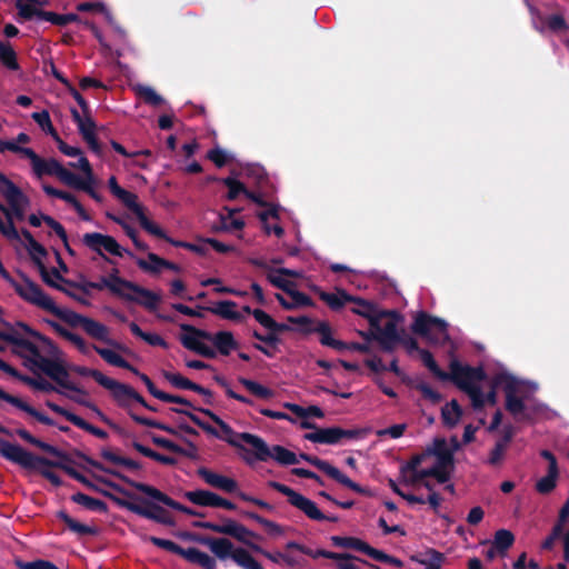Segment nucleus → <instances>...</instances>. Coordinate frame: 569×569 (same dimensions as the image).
<instances>
[{"instance_id": "42", "label": "nucleus", "mask_w": 569, "mask_h": 569, "mask_svg": "<svg viewBox=\"0 0 569 569\" xmlns=\"http://www.w3.org/2000/svg\"><path fill=\"white\" fill-rule=\"evenodd\" d=\"M330 540L335 547L355 549L367 555L368 557L372 550L370 545L356 537L332 536Z\"/></svg>"}, {"instance_id": "56", "label": "nucleus", "mask_w": 569, "mask_h": 569, "mask_svg": "<svg viewBox=\"0 0 569 569\" xmlns=\"http://www.w3.org/2000/svg\"><path fill=\"white\" fill-rule=\"evenodd\" d=\"M92 349L109 365L128 369L130 368V362H128L123 357L111 349L101 348L99 346L93 345Z\"/></svg>"}, {"instance_id": "57", "label": "nucleus", "mask_w": 569, "mask_h": 569, "mask_svg": "<svg viewBox=\"0 0 569 569\" xmlns=\"http://www.w3.org/2000/svg\"><path fill=\"white\" fill-rule=\"evenodd\" d=\"M132 448L134 450H137L139 453L143 455L144 457H148L154 461H158L162 465H167V466H174L177 463V459L173 458V457H170V456H164V455H161L146 446H143L142 443L138 442V441H133L132 442Z\"/></svg>"}, {"instance_id": "16", "label": "nucleus", "mask_w": 569, "mask_h": 569, "mask_svg": "<svg viewBox=\"0 0 569 569\" xmlns=\"http://www.w3.org/2000/svg\"><path fill=\"white\" fill-rule=\"evenodd\" d=\"M302 460L309 462L320 471L325 472L328 477L337 481L338 483L347 487L348 489L362 495V496H370L371 492L368 488L361 487L353 480H351L349 477H347L345 473H342L337 467L329 463L327 460H322L316 456H310L307 453H300L299 456Z\"/></svg>"}, {"instance_id": "64", "label": "nucleus", "mask_w": 569, "mask_h": 569, "mask_svg": "<svg viewBox=\"0 0 569 569\" xmlns=\"http://www.w3.org/2000/svg\"><path fill=\"white\" fill-rule=\"evenodd\" d=\"M137 94L149 106L158 107L164 102L163 98L158 94L151 87L138 86Z\"/></svg>"}, {"instance_id": "49", "label": "nucleus", "mask_w": 569, "mask_h": 569, "mask_svg": "<svg viewBox=\"0 0 569 569\" xmlns=\"http://www.w3.org/2000/svg\"><path fill=\"white\" fill-rule=\"evenodd\" d=\"M71 500L91 511L100 513H106L108 511V506L104 501L90 497L83 492L72 495Z\"/></svg>"}, {"instance_id": "53", "label": "nucleus", "mask_w": 569, "mask_h": 569, "mask_svg": "<svg viewBox=\"0 0 569 569\" xmlns=\"http://www.w3.org/2000/svg\"><path fill=\"white\" fill-rule=\"evenodd\" d=\"M57 518L63 521L71 531L80 536H92L97 533V529L94 527H90L78 522L77 520L71 518L64 510L58 511Z\"/></svg>"}, {"instance_id": "50", "label": "nucleus", "mask_w": 569, "mask_h": 569, "mask_svg": "<svg viewBox=\"0 0 569 569\" xmlns=\"http://www.w3.org/2000/svg\"><path fill=\"white\" fill-rule=\"evenodd\" d=\"M241 516L251 520H254L267 530L268 535L277 537L284 533V529L279 523L271 521L267 518L261 517L257 512L242 510Z\"/></svg>"}, {"instance_id": "46", "label": "nucleus", "mask_w": 569, "mask_h": 569, "mask_svg": "<svg viewBox=\"0 0 569 569\" xmlns=\"http://www.w3.org/2000/svg\"><path fill=\"white\" fill-rule=\"evenodd\" d=\"M49 312L73 328H76V327L82 328L86 322V319L88 318L86 316L77 313L76 311L62 309V308L58 307L56 303L53 305V307L51 308V310Z\"/></svg>"}, {"instance_id": "58", "label": "nucleus", "mask_w": 569, "mask_h": 569, "mask_svg": "<svg viewBox=\"0 0 569 569\" xmlns=\"http://www.w3.org/2000/svg\"><path fill=\"white\" fill-rule=\"evenodd\" d=\"M100 455L104 460L113 465L123 466L130 470H140L142 467L140 462L130 458L118 456L108 448L102 449Z\"/></svg>"}, {"instance_id": "15", "label": "nucleus", "mask_w": 569, "mask_h": 569, "mask_svg": "<svg viewBox=\"0 0 569 569\" xmlns=\"http://www.w3.org/2000/svg\"><path fill=\"white\" fill-rule=\"evenodd\" d=\"M18 276L24 284L17 282L13 287L17 295L24 301L37 306L46 311H50L54 301L47 296L41 287L32 281L24 272L18 270Z\"/></svg>"}, {"instance_id": "5", "label": "nucleus", "mask_w": 569, "mask_h": 569, "mask_svg": "<svg viewBox=\"0 0 569 569\" xmlns=\"http://www.w3.org/2000/svg\"><path fill=\"white\" fill-rule=\"evenodd\" d=\"M198 410H199V412L209 417L220 428L223 436H220L216 428H213L211 425L201 420L192 411L183 409V408H170V411L188 417L196 426L201 428L204 432H207L213 437H217V438H222L230 446H232L237 449L248 451V449L243 445H241L237 439L233 438V436L237 437L238 433H236L234 430L227 422H224L218 415H216L210 409H198Z\"/></svg>"}, {"instance_id": "39", "label": "nucleus", "mask_w": 569, "mask_h": 569, "mask_svg": "<svg viewBox=\"0 0 569 569\" xmlns=\"http://www.w3.org/2000/svg\"><path fill=\"white\" fill-rule=\"evenodd\" d=\"M199 339L201 338L193 333L181 335L180 342L186 349L193 351L204 358H216L214 349L201 342Z\"/></svg>"}, {"instance_id": "59", "label": "nucleus", "mask_w": 569, "mask_h": 569, "mask_svg": "<svg viewBox=\"0 0 569 569\" xmlns=\"http://www.w3.org/2000/svg\"><path fill=\"white\" fill-rule=\"evenodd\" d=\"M0 211L4 213L7 218V222H4L0 218V232L10 240H19L20 234L12 221L10 210L3 203L0 202Z\"/></svg>"}, {"instance_id": "60", "label": "nucleus", "mask_w": 569, "mask_h": 569, "mask_svg": "<svg viewBox=\"0 0 569 569\" xmlns=\"http://www.w3.org/2000/svg\"><path fill=\"white\" fill-rule=\"evenodd\" d=\"M0 62L9 70H19L17 53L9 42L0 41Z\"/></svg>"}, {"instance_id": "11", "label": "nucleus", "mask_w": 569, "mask_h": 569, "mask_svg": "<svg viewBox=\"0 0 569 569\" xmlns=\"http://www.w3.org/2000/svg\"><path fill=\"white\" fill-rule=\"evenodd\" d=\"M449 368L450 372H447V378L443 381L453 382L463 392L487 379V373L481 366L471 367L469 365H461L458 360H452Z\"/></svg>"}, {"instance_id": "25", "label": "nucleus", "mask_w": 569, "mask_h": 569, "mask_svg": "<svg viewBox=\"0 0 569 569\" xmlns=\"http://www.w3.org/2000/svg\"><path fill=\"white\" fill-rule=\"evenodd\" d=\"M0 193L8 201L11 216L14 214L18 219H23V204L28 203V199L21 189L10 180L8 183L0 186Z\"/></svg>"}, {"instance_id": "48", "label": "nucleus", "mask_w": 569, "mask_h": 569, "mask_svg": "<svg viewBox=\"0 0 569 569\" xmlns=\"http://www.w3.org/2000/svg\"><path fill=\"white\" fill-rule=\"evenodd\" d=\"M462 416V409L457 400L452 399L441 409L442 423L448 428H453L458 425Z\"/></svg>"}, {"instance_id": "24", "label": "nucleus", "mask_w": 569, "mask_h": 569, "mask_svg": "<svg viewBox=\"0 0 569 569\" xmlns=\"http://www.w3.org/2000/svg\"><path fill=\"white\" fill-rule=\"evenodd\" d=\"M301 428L315 429L313 432L305 435V439L315 443L336 445L341 441L340 439V427L330 428H317L316 423L303 420L301 421Z\"/></svg>"}, {"instance_id": "10", "label": "nucleus", "mask_w": 569, "mask_h": 569, "mask_svg": "<svg viewBox=\"0 0 569 569\" xmlns=\"http://www.w3.org/2000/svg\"><path fill=\"white\" fill-rule=\"evenodd\" d=\"M148 540L153 546L161 548L166 551H169L171 553L178 555L188 562L200 566L202 569H217L216 559L197 548L191 547L184 549L171 540L154 536H150Z\"/></svg>"}, {"instance_id": "7", "label": "nucleus", "mask_w": 569, "mask_h": 569, "mask_svg": "<svg viewBox=\"0 0 569 569\" xmlns=\"http://www.w3.org/2000/svg\"><path fill=\"white\" fill-rule=\"evenodd\" d=\"M268 487L272 488L273 490L282 493L283 496H286L288 498V502L297 508L298 510H300L301 512H303L306 515V517H308L309 519L311 520H315V521H331V522H337L338 521V517L336 516H326L319 508L318 506L316 505L315 501H312L311 499L305 497L303 495L295 491L292 488L283 485V483H280L278 481H269L268 482Z\"/></svg>"}, {"instance_id": "41", "label": "nucleus", "mask_w": 569, "mask_h": 569, "mask_svg": "<svg viewBox=\"0 0 569 569\" xmlns=\"http://www.w3.org/2000/svg\"><path fill=\"white\" fill-rule=\"evenodd\" d=\"M46 322L60 337L64 338L66 340L70 341L71 343H73L81 353L87 355L89 352L88 345L81 336L69 331L68 329H66L63 326H61L59 322H57L54 320L47 319Z\"/></svg>"}, {"instance_id": "3", "label": "nucleus", "mask_w": 569, "mask_h": 569, "mask_svg": "<svg viewBox=\"0 0 569 569\" xmlns=\"http://www.w3.org/2000/svg\"><path fill=\"white\" fill-rule=\"evenodd\" d=\"M179 536L208 547L214 557L221 561L230 558L242 569H263L247 549L234 547L233 542L226 537L214 538L191 532H182Z\"/></svg>"}, {"instance_id": "31", "label": "nucleus", "mask_w": 569, "mask_h": 569, "mask_svg": "<svg viewBox=\"0 0 569 569\" xmlns=\"http://www.w3.org/2000/svg\"><path fill=\"white\" fill-rule=\"evenodd\" d=\"M0 401H6V402L14 406L16 408L24 411L26 413L30 415L31 417H33L34 419H37L39 422H41L43 425L56 426V422L53 419H51L47 415L40 412L34 407L30 406L29 403H27L19 397L12 396V395L3 391L1 388H0Z\"/></svg>"}, {"instance_id": "19", "label": "nucleus", "mask_w": 569, "mask_h": 569, "mask_svg": "<svg viewBox=\"0 0 569 569\" xmlns=\"http://www.w3.org/2000/svg\"><path fill=\"white\" fill-rule=\"evenodd\" d=\"M286 549L287 550H297V551H299L303 555H307L313 559L321 557V558L331 559V560H345L346 562L338 563L337 569H358L353 563L348 562L349 560H359V561L368 565V561L362 560V559H360L351 553H348V552L338 553V552H332V551H328L325 549L312 550V549L306 547L305 545H301L296 541L287 542Z\"/></svg>"}, {"instance_id": "13", "label": "nucleus", "mask_w": 569, "mask_h": 569, "mask_svg": "<svg viewBox=\"0 0 569 569\" xmlns=\"http://www.w3.org/2000/svg\"><path fill=\"white\" fill-rule=\"evenodd\" d=\"M287 321L293 325L302 326L301 331L303 333H312L317 332L320 335V343L325 347H330L337 351L346 350V342L341 340H337L332 338V330L330 325L327 321H318L316 326H313V320L308 316L293 317L289 316Z\"/></svg>"}, {"instance_id": "23", "label": "nucleus", "mask_w": 569, "mask_h": 569, "mask_svg": "<svg viewBox=\"0 0 569 569\" xmlns=\"http://www.w3.org/2000/svg\"><path fill=\"white\" fill-rule=\"evenodd\" d=\"M33 172L37 177L41 178L44 174L56 176L64 184L69 186L76 173L66 169L58 160L39 158V161L33 166Z\"/></svg>"}, {"instance_id": "2", "label": "nucleus", "mask_w": 569, "mask_h": 569, "mask_svg": "<svg viewBox=\"0 0 569 569\" xmlns=\"http://www.w3.org/2000/svg\"><path fill=\"white\" fill-rule=\"evenodd\" d=\"M74 456L77 458L83 460L86 463H88L92 468L103 471L106 473H109V475L120 479L121 481H123L124 483L130 486L131 488H134L139 492L144 493L146 496L150 497L151 499H153L158 502H161L169 508H172L177 511H180V512L186 513L191 517H203V513L173 500L171 497H169L161 490L157 489L156 487L143 483V482L134 481V480L130 479L129 477H127L126 475H123L122 472H120L119 470L106 467L103 463L94 460L93 458H91L90 456L86 455L84 452H82L80 450H74Z\"/></svg>"}, {"instance_id": "33", "label": "nucleus", "mask_w": 569, "mask_h": 569, "mask_svg": "<svg viewBox=\"0 0 569 569\" xmlns=\"http://www.w3.org/2000/svg\"><path fill=\"white\" fill-rule=\"evenodd\" d=\"M237 438L252 448V453L256 460L267 461L270 459L271 447H269L261 437L250 432H240L237 435Z\"/></svg>"}, {"instance_id": "6", "label": "nucleus", "mask_w": 569, "mask_h": 569, "mask_svg": "<svg viewBox=\"0 0 569 569\" xmlns=\"http://www.w3.org/2000/svg\"><path fill=\"white\" fill-rule=\"evenodd\" d=\"M0 322L7 328L6 335H0L1 340L10 343L12 355L23 359V366L36 372L34 362L39 360V357H42L38 346L23 338L10 322L2 319H0Z\"/></svg>"}, {"instance_id": "14", "label": "nucleus", "mask_w": 569, "mask_h": 569, "mask_svg": "<svg viewBox=\"0 0 569 569\" xmlns=\"http://www.w3.org/2000/svg\"><path fill=\"white\" fill-rule=\"evenodd\" d=\"M81 241L83 246L101 256L107 262H112V260L108 258L103 251L120 258L123 257V254L133 257L132 252L123 249L112 236L100 232H88L82 236Z\"/></svg>"}, {"instance_id": "17", "label": "nucleus", "mask_w": 569, "mask_h": 569, "mask_svg": "<svg viewBox=\"0 0 569 569\" xmlns=\"http://www.w3.org/2000/svg\"><path fill=\"white\" fill-rule=\"evenodd\" d=\"M180 328L184 332L193 333L203 340L211 341L222 356H229L232 350L238 348V342L236 341L231 331L222 330L212 335L206 330L198 329L188 323H182Z\"/></svg>"}, {"instance_id": "1", "label": "nucleus", "mask_w": 569, "mask_h": 569, "mask_svg": "<svg viewBox=\"0 0 569 569\" xmlns=\"http://www.w3.org/2000/svg\"><path fill=\"white\" fill-rule=\"evenodd\" d=\"M94 479H97L100 483L111 488L116 492L131 499H122L109 491H101L104 497L112 500L118 507L123 508L134 515H138L140 517H143L146 519L152 520L157 523L164 525V526H174L176 522L172 518V516L169 513L167 509L161 507L160 505L141 498L133 492L127 490L126 488L121 487L120 485L103 478L101 476L93 475Z\"/></svg>"}, {"instance_id": "12", "label": "nucleus", "mask_w": 569, "mask_h": 569, "mask_svg": "<svg viewBox=\"0 0 569 569\" xmlns=\"http://www.w3.org/2000/svg\"><path fill=\"white\" fill-rule=\"evenodd\" d=\"M237 306H238L237 302H234L232 300H221V301H218L212 307L198 306L197 309H192L189 306H186L183 303H173L172 308L176 311H178L184 316H188V317L203 318L202 311L204 310V311H209V312H211L222 319H226V320H231L234 322H242V321H244V316L242 315V312H239L236 310Z\"/></svg>"}, {"instance_id": "29", "label": "nucleus", "mask_w": 569, "mask_h": 569, "mask_svg": "<svg viewBox=\"0 0 569 569\" xmlns=\"http://www.w3.org/2000/svg\"><path fill=\"white\" fill-rule=\"evenodd\" d=\"M162 376L163 378L170 382L174 388L177 389H182V390H191V391H194L201 396L204 397V402L207 405H212V392L196 383V382H192L191 380H189L188 378L181 376L180 373H174V372H170V371H163L162 372Z\"/></svg>"}, {"instance_id": "43", "label": "nucleus", "mask_w": 569, "mask_h": 569, "mask_svg": "<svg viewBox=\"0 0 569 569\" xmlns=\"http://www.w3.org/2000/svg\"><path fill=\"white\" fill-rule=\"evenodd\" d=\"M72 120L77 123L78 130L80 134L82 136L83 140L87 138H91L92 134L96 133V122L93 121L90 112L87 114H83V117L80 114V112L76 108H71L70 110Z\"/></svg>"}, {"instance_id": "47", "label": "nucleus", "mask_w": 569, "mask_h": 569, "mask_svg": "<svg viewBox=\"0 0 569 569\" xmlns=\"http://www.w3.org/2000/svg\"><path fill=\"white\" fill-rule=\"evenodd\" d=\"M347 297H353V296L349 295L343 289H337V293H331V292H326V291H321L319 293L320 300L326 302L328 305V307L333 311H338V310L342 309L347 302H350V300H348Z\"/></svg>"}, {"instance_id": "38", "label": "nucleus", "mask_w": 569, "mask_h": 569, "mask_svg": "<svg viewBox=\"0 0 569 569\" xmlns=\"http://www.w3.org/2000/svg\"><path fill=\"white\" fill-rule=\"evenodd\" d=\"M282 276L292 277V278H299L301 273L299 271L288 269V268H278L274 270H271L267 274L268 281L276 288L284 291L287 293V290L295 287V283L282 278Z\"/></svg>"}, {"instance_id": "26", "label": "nucleus", "mask_w": 569, "mask_h": 569, "mask_svg": "<svg viewBox=\"0 0 569 569\" xmlns=\"http://www.w3.org/2000/svg\"><path fill=\"white\" fill-rule=\"evenodd\" d=\"M14 433L19 436L22 440L26 442L39 448L40 450L49 453L50 456H53L58 458L57 460H51V462H64V463H71L72 459L68 453L64 451L58 449L57 447L47 443L36 437H33L27 429L24 428H18Z\"/></svg>"}, {"instance_id": "54", "label": "nucleus", "mask_w": 569, "mask_h": 569, "mask_svg": "<svg viewBox=\"0 0 569 569\" xmlns=\"http://www.w3.org/2000/svg\"><path fill=\"white\" fill-rule=\"evenodd\" d=\"M239 382L254 397L260 399H271L274 397V391L254 380L240 377Z\"/></svg>"}, {"instance_id": "63", "label": "nucleus", "mask_w": 569, "mask_h": 569, "mask_svg": "<svg viewBox=\"0 0 569 569\" xmlns=\"http://www.w3.org/2000/svg\"><path fill=\"white\" fill-rule=\"evenodd\" d=\"M419 356L423 365L429 369V371L437 377L439 380L443 381L445 378H447V372L443 371L437 363V361L433 358V355L427 350L421 349L419 350Z\"/></svg>"}, {"instance_id": "30", "label": "nucleus", "mask_w": 569, "mask_h": 569, "mask_svg": "<svg viewBox=\"0 0 569 569\" xmlns=\"http://www.w3.org/2000/svg\"><path fill=\"white\" fill-rule=\"evenodd\" d=\"M69 370L77 373L80 377H90L92 378L97 383H99L104 389L109 390L112 398L114 397V392L119 389L121 382L107 377L101 371L92 368H88L84 366L79 365H72L69 367Z\"/></svg>"}, {"instance_id": "62", "label": "nucleus", "mask_w": 569, "mask_h": 569, "mask_svg": "<svg viewBox=\"0 0 569 569\" xmlns=\"http://www.w3.org/2000/svg\"><path fill=\"white\" fill-rule=\"evenodd\" d=\"M31 118L38 123V126L49 136L53 138V140H58L59 133L53 127L50 114L47 110H42L39 112H33Z\"/></svg>"}, {"instance_id": "28", "label": "nucleus", "mask_w": 569, "mask_h": 569, "mask_svg": "<svg viewBox=\"0 0 569 569\" xmlns=\"http://www.w3.org/2000/svg\"><path fill=\"white\" fill-rule=\"evenodd\" d=\"M113 400L117 402V405L128 410H131V401H136L146 409L156 412L158 409L151 405H149L146 399L137 392L131 386L122 383L120 385L117 392H114Z\"/></svg>"}, {"instance_id": "44", "label": "nucleus", "mask_w": 569, "mask_h": 569, "mask_svg": "<svg viewBox=\"0 0 569 569\" xmlns=\"http://www.w3.org/2000/svg\"><path fill=\"white\" fill-rule=\"evenodd\" d=\"M183 497L193 505L216 508L218 495L209 490L198 489L193 491H186Z\"/></svg>"}, {"instance_id": "55", "label": "nucleus", "mask_w": 569, "mask_h": 569, "mask_svg": "<svg viewBox=\"0 0 569 569\" xmlns=\"http://www.w3.org/2000/svg\"><path fill=\"white\" fill-rule=\"evenodd\" d=\"M270 458H272L279 465H282V466H291V465H297L299 462V459L293 451L284 448L283 446H280V445H274L271 447Z\"/></svg>"}, {"instance_id": "22", "label": "nucleus", "mask_w": 569, "mask_h": 569, "mask_svg": "<svg viewBox=\"0 0 569 569\" xmlns=\"http://www.w3.org/2000/svg\"><path fill=\"white\" fill-rule=\"evenodd\" d=\"M447 327L448 325L445 320L421 311L416 316L415 321L411 325V330L416 335L429 338L432 330L447 336Z\"/></svg>"}, {"instance_id": "32", "label": "nucleus", "mask_w": 569, "mask_h": 569, "mask_svg": "<svg viewBox=\"0 0 569 569\" xmlns=\"http://www.w3.org/2000/svg\"><path fill=\"white\" fill-rule=\"evenodd\" d=\"M427 455L436 457V463L433 466L451 467V469H455L453 450L448 448L446 439L436 438L432 448L427 449Z\"/></svg>"}, {"instance_id": "9", "label": "nucleus", "mask_w": 569, "mask_h": 569, "mask_svg": "<svg viewBox=\"0 0 569 569\" xmlns=\"http://www.w3.org/2000/svg\"><path fill=\"white\" fill-rule=\"evenodd\" d=\"M495 386H501L503 390L506 410L517 420L527 418L525 401L518 396L521 382L512 375L502 372L495 377Z\"/></svg>"}, {"instance_id": "27", "label": "nucleus", "mask_w": 569, "mask_h": 569, "mask_svg": "<svg viewBox=\"0 0 569 569\" xmlns=\"http://www.w3.org/2000/svg\"><path fill=\"white\" fill-rule=\"evenodd\" d=\"M197 475L209 486L219 489L226 493H233L238 491V482L229 477L216 473L206 467H200Z\"/></svg>"}, {"instance_id": "35", "label": "nucleus", "mask_w": 569, "mask_h": 569, "mask_svg": "<svg viewBox=\"0 0 569 569\" xmlns=\"http://www.w3.org/2000/svg\"><path fill=\"white\" fill-rule=\"evenodd\" d=\"M287 295L291 298V301H288L281 293H276V299L280 303V306L286 310H292L299 307H313L315 302L305 292L296 290L293 287L287 290Z\"/></svg>"}, {"instance_id": "52", "label": "nucleus", "mask_w": 569, "mask_h": 569, "mask_svg": "<svg viewBox=\"0 0 569 569\" xmlns=\"http://www.w3.org/2000/svg\"><path fill=\"white\" fill-rule=\"evenodd\" d=\"M515 542V535L508 529H499L495 532L492 545L499 556L505 557Z\"/></svg>"}, {"instance_id": "20", "label": "nucleus", "mask_w": 569, "mask_h": 569, "mask_svg": "<svg viewBox=\"0 0 569 569\" xmlns=\"http://www.w3.org/2000/svg\"><path fill=\"white\" fill-rule=\"evenodd\" d=\"M221 523L211 521H193L194 528L210 530L216 533L229 536L237 541H243L242 535L248 533V528L236 520L227 517H221Z\"/></svg>"}, {"instance_id": "34", "label": "nucleus", "mask_w": 569, "mask_h": 569, "mask_svg": "<svg viewBox=\"0 0 569 569\" xmlns=\"http://www.w3.org/2000/svg\"><path fill=\"white\" fill-rule=\"evenodd\" d=\"M128 292L131 293L132 296H134L133 300H129L130 302H136L151 311L156 310L158 307V303L160 302V296H158L153 291L146 289L134 282L130 287Z\"/></svg>"}, {"instance_id": "21", "label": "nucleus", "mask_w": 569, "mask_h": 569, "mask_svg": "<svg viewBox=\"0 0 569 569\" xmlns=\"http://www.w3.org/2000/svg\"><path fill=\"white\" fill-rule=\"evenodd\" d=\"M116 198L119 199L123 206H126L130 211L134 213L141 228L144 231L150 234L160 233V227L153 221L149 220L144 214L143 207L138 202V196L136 193L122 189Z\"/></svg>"}, {"instance_id": "45", "label": "nucleus", "mask_w": 569, "mask_h": 569, "mask_svg": "<svg viewBox=\"0 0 569 569\" xmlns=\"http://www.w3.org/2000/svg\"><path fill=\"white\" fill-rule=\"evenodd\" d=\"M13 328L18 331V329L22 330L26 335L37 339L40 341L51 355H57L59 352L56 343L47 336L40 333L39 331L31 328L28 323L23 321H17L16 325H12Z\"/></svg>"}, {"instance_id": "36", "label": "nucleus", "mask_w": 569, "mask_h": 569, "mask_svg": "<svg viewBox=\"0 0 569 569\" xmlns=\"http://www.w3.org/2000/svg\"><path fill=\"white\" fill-rule=\"evenodd\" d=\"M242 537H243V541H240V542L242 545H244L246 547H248L251 551L263 556L264 558H267L268 560H270L273 563H280L283 561L286 552H280V551L270 552V551L263 549L260 545H258L251 540V539H261V537L259 535H257L256 532H253L252 530L248 529V533L242 535Z\"/></svg>"}, {"instance_id": "61", "label": "nucleus", "mask_w": 569, "mask_h": 569, "mask_svg": "<svg viewBox=\"0 0 569 569\" xmlns=\"http://www.w3.org/2000/svg\"><path fill=\"white\" fill-rule=\"evenodd\" d=\"M92 183H93V179L92 180L83 179V178L79 177L78 174H76L73 177L72 181L70 182L69 187L88 193L94 201L100 203V202H102L103 197L94 190V188L92 187Z\"/></svg>"}, {"instance_id": "37", "label": "nucleus", "mask_w": 569, "mask_h": 569, "mask_svg": "<svg viewBox=\"0 0 569 569\" xmlns=\"http://www.w3.org/2000/svg\"><path fill=\"white\" fill-rule=\"evenodd\" d=\"M410 560L425 566V569H442L446 557L433 548H427L423 553L410 556Z\"/></svg>"}, {"instance_id": "51", "label": "nucleus", "mask_w": 569, "mask_h": 569, "mask_svg": "<svg viewBox=\"0 0 569 569\" xmlns=\"http://www.w3.org/2000/svg\"><path fill=\"white\" fill-rule=\"evenodd\" d=\"M19 381L26 383L27 386L33 388L34 390L41 391V392H57L62 395L63 391L58 389L53 383L46 380L42 377L39 378H32L26 375H22L19 372V376L17 378Z\"/></svg>"}, {"instance_id": "4", "label": "nucleus", "mask_w": 569, "mask_h": 569, "mask_svg": "<svg viewBox=\"0 0 569 569\" xmlns=\"http://www.w3.org/2000/svg\"><path fill=\"white\" fill-rule=\"evenodd\" d=\"M0 456L8 461L19 465L24 469H37L39 466L58 468L63 470L68 476L72 479L77 480L79 478L80 472L77 471L70 463L64 462H51V459L46 457L36 456L21 446L11 443L2 438H0Z\"/></svg>"}, {"instance_id": "40", "label": "nucleus", "mask_w": 569, "mask_h": 569, "mask_svg": "<svg viewBox=\"0 0 569 569\" xmlns=\"http://www.w3.org/2000/svg\"><path fill=\"white\" fill-rule=\"evenodd\" d=\"M82 329L91 338L120 348V345L118 342H114L111 339H109V330L101 322L88 317Z\"/></svg>"}, {"instance_id": "8", "label": "nucleus", "mask_w": 569, "mask_h": 569, "mask_svg": "<svg viewBox=\"0 0 569 569\" xmlns=\"http://www.w3.org/2000/svg\"><path fill=\"white\" fill-rule=\"evenodd\" d=\"M34 370L36 375H38L39 371L44 373L64 390L87 396V391L83 388L69 380V370L61 360L47 358L44 356L39 357V360L34 362Z\"/></svg>"}, {"instance_id": "18", "label": "nucleus", "mask_w": 569, "mask_h": 569, "mask_svg": "<svg viewBox=\"0 0 569 569\" xmlns=\"http://www.w3.org/2000/svg\"><path fill=\"white\" fill-rule=\"evenodd\" d=\"M42 2L39 0H17L16 8L19 11V16L24 20H32L34 18L43 21L51 22L54 26L64 27L67 26L64 14H60L53 11H44L39 8Z\"/></svg>"}]
</instances>
